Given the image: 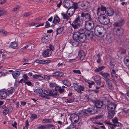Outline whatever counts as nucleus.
I'll use <instances>...</instances> for the list:
<instances>
[{
	"instance_id": "obj_1",
	"label": "nucleus",
	"mask_w": 129,
	"mask_h": 129,
	"mask_svg": "<svg viewBox=\"0 0 129 129\" xmlns=\"http://www.w3.org/2000/svg\"><path fill=\"white\" fill-rule=\"evenodd\" d=\"M34 92L37 94H39L40 96L44 98L48 99L49 96H53L56 95L57 94V92H54V90L52 89L49 90L48 89H44L43 94V90L40 88H37L35 89Z\"/></svg>"
},
{
	"instance_id": "obj_2",
	"label": "nucleus",
	"mask_w": 129,
	"mask_h": 129,
	"mask_svg": "<svg viewBox=\"0 0 129 129\" xmlns=\"http://www.w3.org/2000/svg\"><path fill=\"white\" fill-rule=\"evenodd\" d=\"M83 30H81V39H83V41L82 42H83L86 39H90L93 37V31H88V30H85V32H83Z\"/></svg>"
},
{
	"instance_id": "obj_3",
	"label": "nucleus",
	"mask_w": 129,
	"mask_h": 129,
	"mask_svg": "<svg viewBox=\"0 0 129 129\" xmlns=\"http://www.w3.org/2000/svg\"><path fill=\"white\" fill-rule=\"evenodd\" d=\"M106 32V29L102 26H96L94 29V33L97 36L104 35Z\"/></svg>"
},
{
	"instance_id": "obj_4",
	"label": "nucleus",
	"mask_w": 129,
	"mask_h": 129,
	"mask_svg": "<svg viewBox=\"0 0 129 129\" xmlns=\"http://www.w3.org/2000/svg\"><path fill=\"white\" fill-rule=\"evenodd\" d=\"M81 25L80 17L78 16L75 19L72 24V26L75 29L79 27Z\"/></svg>"
},
{
	"instance_id": "obj_5",
	"label": "nucleus",
	"mask_w": 129,
	"mask_h": 129,
	"mask_svg": "<svg viewBox=\"0 0 129 129\" xmlns=\"http://www.w3.org/2000/svg\"><path fill=\"white\" fill-rule=\"evenodd\" d=\"M124 31V30L121 27H115L113 29V34L117 36L122 35Z\"/></svg>"
},
{
	"instance_id": "obj_6",
	"label": "nucleus",
	"mask_w": 129,
	"mask_h": 129,
	"mask_svg": "<svg viewBox=\"0 0 129 129\" xmlns=\"http://www.w3.org/2000/svg\"><path fill=\"white\" fill-rule=\"evenodd\" d=\"M94 24L93 22L91 21H86L85 22V28L86 30H88L89 31L93 28Z\"/></svg>"
},
{
	"instance_id": "obj_7",
	"label": "nucleus",
	"mask_w": 129,
	"mask_h": 129,
	"mask_svg": "<svg viewBox=\"0 0 129 129\" xmlns=\"http://www.w3.org/2000/svg\"><path fill=\"white\" fill-rule=\"evenodd\" d=\"M63 4L64 7L69 9L72 7L73 5V3L72 1L67 0L63 2Z\"/></svg>"
},
{
	"instance_id": "obj_8",
	"label": "nucleus",
	"mask_w": 129,
	"mask_h": 129,
	"mask_svg": "<svg viewBox=\"0 0 129 129\" xmlns=\"http://www.w3.org/2000/svg\"><path fill=\"white\" fill-rule=\"evenodd\" d=\"M70 118L71 121H74V122L75 123L77 122L79 119V116L74 113L71 114Z\"/></svg>"
},
{
	"instance_id": "obj_9",
	"label": "nucleus",
	"mask_w": 129,
	"mask_h": 129,
	"mask_svg": "<svg viewBox=\"0 0 129 129\" xmlns=\"http://www.w3.org/2000/svg\"><path fill=\"white\" fill-rule=\"evenodd\" d=\"M52 54L51 51L49 49L45 50L42 53V55L45 58L51 56Z\"/></svg>"
},
{
	"instance_id": "obj_10",
	"label": "nucleus",
	"mask_w": 129,
	"mask_h": 129,
	"mask_svg": "<svg viewBox=\"0 0 129 129\" xmlns=\"http://www.w3.org/2000/svg\"><path fill=\"white\" fill-rule=\"evenodd\" d=\"M73 39L75 40H78L80 42L81 40V32L80 31L75 32L73 36Z\"/></svg>"
},
{
	"instance_id": "obj_11",
	"label": "nucleus",
	"mask_w": 129,
	"mask_h": 129,
	"mask_svg": "<svg viewBox=\"0 0 129 129\" xmlns=\"http://www.w3.org/2000/svg\"><path fill=\"white\" fill-rule=\"evenodd\" d=\"M105 13L108 16H111L113 15L114 11L113 9L111 8H107V10L105 11Z\"/></svg>"
},
{
	"instance_id": "obj_12",
	"label": "nucleus",
	"mask_w": 129,
	"mask_h": 129,
	"mask_svg": "<svg viewBox=\"0 0 129 129\" xmlns=\"http://www.w3.org/2000/svg\"><path fill=\"white\" fill-rule=\"evenodd\" d=\"M81 16L85 18L86 19L89 20L90 18V15L87 11H84L81 14Z\"/></svg>"
},
{
	"instance_id": "obj_13",
	"label": "nucleus",
	"mask_w": 129,
	"mask_h": 129,
	"mask_svg": "<svg viewBox=\"0 0 129 129\" xmlns=\"http://www.w3.org/2000/svg\"><path fill=\"white\" fill-rule=\"evenodd\" d=\"M124 22V20L121 19L117 22H115L113 24V25L116 28L117 27L121 26L123 24Z\"/></svg>"
},
{
	"instance_id": "obj_14",
	"label": "nucleus",
	"mask_w": 129,
	"mask_h": 129,
	"mask_svg": "<svg viewBox=\"0 0 129 129\" xmlns=\"http://www.w3.org/2000/svg\"><path fill=\"white\" fill-rule=\"evenodd\" d=\"M79 41L78 40L72 39L69 41V42L74 46L77 47L79 45Z\"/></svg>"
},
{
	"instance_id": "obj_15",
	"label": "nucleus",
	"mask_w": 129,
	"mask_h": 129,
	"mask_svg": "<svg viewBox=\"0 0 129 129\" xmlns=\"http://www.w3.org/2000/svg\"><path fill=\"white\" fill-rule=\"evenodd\" d=\"M95 108L94 106H91L88 109L87 111L90 114H93L96 112Z\"/></svg>"
},
{
	"instance_id": "obj_16",
	"label": "nucleus",
	"mask_w": 129,
	"mask_h": 129,
	"mask_svg": "<svg viewBox=\"0 0 129 129\" xmlns=\"http://www.w3.org/2000/svg\"><path fill=\"white\" fill-rule=\"evenodd\" d=\"M75 9L74 7H72L68 9L67 11V14H68L70 17L74 13Z\"/></svg>"
},
{
	"instance_id": "obj_17",
	"label": "nucleus",
	"mask_w": 129,
	"mask_h": 129,
	"mask_svg": "<svg viewBox=\"0 0 129 129\" xmlns=\"http://www.w3.org/2000/svg\"><path fill=\"white\" fill-rule=\"evenodd\" d=\"M55 90L56 91H54V92H57V94L56 95L53 96H56L57 95V91H59L60 93L61 94L62 93L64 92L65 89H63L60 86H57L55 87Z\"/></svg>"
},
{
	"instance_id": "obj_18",
	"label": "nucleus",
	"mask_w": 129,
	"mask_h": 129,
	"mask_svg": "<svg viewBox=\"0 0 129 129\" xmlns=\"http://www.w3.org/2000/svg\"><path fill=\"white\" fill-rule=\"evenodd\" d=\"M1 110L4 114L6 115L9 112V109L5 105H3L2 106Z\"/></svg>"
},
{
	"instance_id": "obj_19",
	"label": "nucleus",
	"mask_w": 129,
	"mask_h": 129,
	"mask_svg": "<svg viewBox=\"0 0 129 129\" xmlns=\"http://www.w3.org/2000/svg\"><path fill=\"white\" fill-rule=\"evenodd\" d=\"M68 127L69 129H81L80 124V122L78 124L77 128L73 124H71Z\"/></svg>"
},
{
	"instance_id": "obj_20",
	"label": "nucleus",
	"mask_w": 129,
	"mask_h": 129,
	"mask_svg": "<svg viewBox=\"0 0 129 129\" xmlns=\"http://www.w3.org/2000/svg\"><path fill=\"white\" fill-rule=\"evenodd\" d=\"M7 96V93L6 91L3 90L0 91V98L5 99Z\"/></svg>"
},
{
	"instance_id": "obj_21",
	"label": "nucleus",
	"mask_w": 129,
	"mask_h": 129,
	"mask_svg": "<svg viewBox=\"0 0 129 129\" xmlns=\"http://www.w3.org/2000/svg\"><path fill=\"white\" fill-rule=\"evenodd\" d=\"M124 45L123 46L125 48H121L120 49V51L121 53L123 54H125L126 53V49L127 48L129 49V44L126 45L125 43L124 44Z\"/></svg>"
},
{
	"instance_id": "obj_22",
	"label": "nucleus",
	"mask_w": 129,
	"mask_h": 129,
	"mask_svg": "<svg viewBox=\"0 0 129 129\" xmlns=\"http://www.w3.org/2000/svg\"><path fill=\"white\" fill-rule=\"evenodd\" d=\"M18 46V44L17 42L16 41L12 42L10 45V47L11 48L16 49Z\"/></svg>"
},
{
	"instance_id": "obj_23",
	"label": "nucleus",
	"mask_w": 129,
	"mask_h": 129,
	"mask_svg": "<svg viewBox=\"0 0 129 129\" xmlns=\"http://www.w3.org/2000/svg\"><path fill=\"white\" fill-rule=\"evenodd\" d=\"M53 76H58L61 77L63 76V73L62 72L59 71H56L53 73H52Z\"/></svg>"
},
{
	"instance_id": "obj_24",
	"label": "nucleus",
	"mask_w": 129,
	"mask_h": 129,
	"mask_svg": "<svg viewBox=\"0 0 129 129\" xmlns=\"http://www.w3.org/2000/svg\"><path fill=\"white\" fill-rule=\"evenodd\" d=\"M99 74L100 75L102 76L104 78V79L105 80L106 79H108V77L109 76L110 74L107 73H103L102 72H100L99 73Z\"/></svg>"
},
{
	"instance_id": "obj_25",
	"label": "nucleus",
	"mask_w": 129,
	"mask_h": 129,
	"mask_svg": "<svg viewBox=\"0 0 129 129\" xmlns=\"http://www.w3.org/2000/svg\"><path fill=\"white\" fill-rule=\"evenodd\" d=\"M90 4L89 3L86 1H83L81 4V6L84 7L85 9H86L90 7Z\"/></svg>"
},
{
	"instance_id": "obj_26",
	"label": "nucleus",
	"mask_w": 129,
	"mask_h": 129,
	"mask_svg": "<svg viewBox=\"0 0 129 129\" xmlns=\"http://www.w3.org/2000/svg\"><path fill=\"white\" fill-rule=\"evenodd\" d=\"M106 17L105 14H102L99 15L98 17V20L99 22L102 24L104 19Z\"/></svg>"
},
{
	"instance_id": "obj_27",
	"label": "nucleus",
	"mask_w": 129,
	"mask_h": 129,
	"mask_svg": "<svg viewBox=\"0 0 129 129\" xmlns=\"http://www.w3.org/2000/svg\"><path fill=\"white\" fill-rule=\"evenodd\" d=\"M15 90L13 88H10L6 90L7 93V95H10L12 94L13 92H14Z\"/></svg>"
},
{
	"instance_id": "obj_28",
	"label": "nucleus",
	"mask_w": 129,
	"mask_h": 129,
	"mask_svg": "<svg viewBox=\"0 0 129 129\" xmlns=\"http://www.w3.org/2000/svg\"><path fill=\"white\" fill-rule=\"evenodd\" d=\"M113 122L115 124L116 126H120L121 125V124L118 121L117 118L116 117H115L112 120Z\"/></svg>"
},
{
	"instance_id": "obj_29",
	"label": "nucleus",
	"mask_w": 129,
	"mask_h": 129,
	"mask_svg": "<svg viewBox=\"0 0 129 129\" xmlns=\"http://www.w3.org/2000/svg\"><path fill=\"white\" fill-rule=\"evenodd\" d=\"M111 79L113 80H115V78H117L118 77V75L115 74V71L114 69L112 70L111 72Z\"/></svg>"
},
{
	"instance_id": "obj_30",
	"label": "nucleus",
	"mask_w": 129,
	"mask_h": 129,
	"mask_svg": "<svg viewBox=\"0 0 129 129\" xmlns=\"http://www.w3.org/2000/svg\"><path fill=\"white\" fill-rule=\"evenodd\" d=\"M73 86L74 89L78 93H81V85H80L79 86L77 84H74Z\"/></svg>"
},
{
	"instance_id": "obj_31",
	"label": "nucleus",
	"mask_w": 129,
	"mask_h": 129,
	"mask_svg": "<svg viewBox=\"0 0 129 129\" xmlns=\"http://www.w3.org/2000/svg\"><path fill=\"white\" fill-rule=\"evenodd\" d=\"M95 106L97 108H101L103 105V104L102 101H97L95 103Z\"/></svg>"
},
{
	"instance_id": "obj_32",
	"label": "nucleus",
	"mask_w": 129,
	"mask_h": 129,
	"mask_svg": "<svg viewBox=\"0 0 129 129\" xmlns=\"http://www.w3.org/2000/svg\"><path fill=\"white\" fill-rule=\"evenodd\" d=\"M105 81H106L108 87L110 89H112L113 88V86L111 80L108 79H106Z\"/></svg>"
},
{
	"instance_id": "obj_33",
	"label": "nucleus",
	"mask_w": 129,
	"mask_h": 129,
	"mask_svg": "<svg viewBox=\"0 0 129 129\" xmlns=\"http://www.w3.org/2000/svg\"><path fill=\"white\" fill-rule=\"evenodd\" d=\"M61 14L63 19L68 20L69 19V17L70 16H69L68 14H67V12L66 13L63 12H62Z\"/></svg>"
},
{
	"instance_id": "obj_34",
	"label": "nucleus",
	"mask_w": 129,
	"mask_h": 129,
	"mask_svg": "<svg viewBox=\"0 0 129 129\" xmlns=\"http://www.w3.org/2000/svg\"><path fill=\"white\" fill-rule=\"evenodd\" d=\"M60 21V19L57 15H56L54 17L53 22L54 24L58 23Z\"/></svg>"
},
{
	"instance_id": "obj_35",
	"label": "nucleus",
	"mask_w": 129,
	"mask_h": 129,
	"mask_svg": "<svg viewBox=\"0 0 129 129\" xmlns=\"http://www.w3.org/2000/svg\"><path fill=\"white\" fill-rule=\"evenodd\" d=\"M115 106L114 104L112 103L109 104L107 106L108 109L110 110H113L115 109Z\"/></svg>"
},
{
	"instance_id": "obj_36",
	"label": "nucleus",
	"mask_w": 129,
	"mask_h": 129,
	"mask_svg": "<svg viewBox=\"0 0 129 129\" xmlns=\"http://www.w3.org/2000/svg\"><path fill=\"white\" fill-rule=\"evenodd\" d=\"M115 114V112L113 111H109L108 113V117L109 119L113 118Z\"/></svg>"
},
{
	"instance_id": "obj_37",
	"label": "nucleus",
	"mask_w": 129,
	"mask_h": 129,
	"mask_svg": "<svg viewBox=\"0 0 129 129\" xmlns=\"http://www.w3.org/2000/svg\"><path fill=\"white\" fill-rule=\"evenodd\" d=\"M30 114L31 116L30 119L31 120L36 119L38 118L37 115L35 113L31 114Z\"/></svg>"
},
{
	"instance_id": "obj_38",
	"label": "nucleus",
	"mask_w": 129,
	"mask_h": 129,
	"mask_svg": "<svg viewBox=\"0 0 129 129\" xmlns=\"http://www.w3.org/2000/svg\"><path fill=\"white\" fill-rule=\"evenodd\" d=\"M42 41L43 43H47L48 41V36H44L42 38Z\"/></svg>"
},
{
	"instance_id": "obj_39",
	"label": "nucleus",
	"mask_w": 129,
	"mask_h": 129,
	"mask_svg": "<svg viewBox=\"0 0 129 129\" xmlns=\"http://www.w3.org/2000/svg\"><path fill=\"white\" fill-rule=\"evenodd\" d=\"M110 22V20L109 18L107 16L104 19L102 24L106 25L109 23Z\"/></svg>"
},
{
	"instance_id": "obj_40",
	"label": "nucleus",
	"mask_w": 129,
	"mask_h": 129,
	"mask_svg": "<svg viewBox=\"0 0 129 129\" xmlns=\"http://www.w3.org/2000/svg\"><path fill=\"white\" fill-rule=\"evenodd\" d=\"M23 77V82L24 83H25L26 82L28 81V77L27 76V75L25 74H24Z\"/></svg>"
},
{
	"instance_id": "obj_41",
	"label": "nucleus",
	"mask_w": 129,
	"mask_h": 129,
	"mask_svg": "<svg viewBox=\"0 0 129 129\" xmlns=\"http://www.w3.org/2000/svg\"><path fill=\"white\" fill-rule=\"evenodd\" d=\"M53 121L52 119H43L42 120V122L44 123H48L52 122Z\"/></svg>"
},
{
	"instance_id": "obj_42",
	"label": "nucleus",
	"mask_w": 129,
	"mask_h": 129,
	"mask_svg": "<svg viewBox=\"0 0 129 129\" xmlns=\"http://www.w3.org/2000/svg\"><path fill=\"white\" fill-rule=\"evenodd\" d=\"M20 72H14L12 73V75L14 78L16 79L20 75Z\"/></svg>"
},
{
	"instance_id": "obj_43",
	"label": "nucleus",
	"mask_w": 129,
	"mask_h": 129,
	"mask_svg": "<svg viewBox=\"0 0 129 129\" xmlns=\"http://www.w3.org/2000/svg\"><path fill=\"white\" fill-rule=\"evenodd\" d=\"M62 82L63 84L66 86H68L71 85L70 83L68 80H63L62 81Z\"/></svg>"
},
{
	"instance_id": "obj_44",
	"label": "nucleus",
	"mask_w": 129,
	"mask_h": 129,
	"mask_svg": "<svg viewBox=\"0 0 129 129\" xmlns=\"http://www.w3.org/2000/svg\"><path fill=\"white\" fill-rule=\"evenodd\" d=\"M100 77V76H97L96 75L94 77L93 79L95 81V82L98 85H100L101 84L100 81L99 80H96V79L97 77L98 78L99 77Z\"/></svg>"
},
{
	"instance_id": "obj_45",
	"label": "nucleus",
	"mask_w": 129,
	"mask_h": 129,
	"mask_svg": "<svg viewBox=\"0 0 129 129\" xmlns=\"http://www.w3.org/2000/svg\"><path fill=\"white\" fill-rule=\"evenodd\" d=\"M63 28L62 27H59L57 28L56 30V34L57 35L60 34L62 31Z\"/></svg>"
},
{
	"instance_id": "obj_46",
	"label": "nucleus",
	"mask_w": 129,
	"mask_h": 129,
	"mask_svg": "<svg viewBox=\"0 0 129 129\" xmlns=\"http://www.w3.org/2000/svg\"><path fill=\"white\" fill-rule=\"evenodd\" d=\"M105 68V67L104 66H101L99 67L98 68L95 70V72H99V71H102Z\"/></svg>"
},
{
	"instance_id": "obj_47",
	"label": "nucleus",
	"mask_w": 129,
	"mask_h": 129,
	"mask_svg": "<svg viewBox=\"0 0 129 129\" xmlns=\"http://www.w3.org/2000/svg\"><path fill=\"white\" fill-rule=\"evenodd\" d=\"M74 99V98L73 97H69L67 103H72L73 102Z\"/></svg>"
},
{
	"instance_id": "obj_48",
	"label": "nucleus",
	"mask_w": 129,
	"mask_h": 129,
	"mask_svg": "<svg viewBox=\"0 0 129 129\" xmlns=\"http://www.w3.org/2000/svg\"><path fill=\"white\" fill-rule=\"evenodd\" d=\"M112 36V35H109V36H108L107 37V38L108 39V41L110 42H111L113 40L114 38Z\"/></svg>"
},
{
	"instance_id": "obj_49",
	"label": "nucleus",
	"mask_w": 129,
	"mask_h": 129,
	"mask_svg": "<svg viewBox=\"0 0 129 129\" xmlns=\"http://www.w3.org/2000/svg\"><path fill=\"white\" fill-rule=\"evenodd\" d=\"M102 11H101V9L99 7L97 10V14L99 16L100 15L104 14L102 13Z\"/></svg>"
},
{
	"instance_id": "obj_50",
	"label": "nucleus",
	"mask_w": 129,
	"mask_h": 129,
	"mask_svg": "<svg viewBox=\"0 0 129 129\" xmlns=\"http://www.w3.org/2000/svg\"><path fill=\"white\" fill-rule=\"evenodd\" d=\"M42 78L44 79L46 81L49 80L50 78L49 76L46 75H43L42 77Z\"/></svg>"
},
{
	"instance_id": "obj_51",
	"label": "nucleus",
	"mask_w": 129,
	"mask_h": 129,
	"mask_svg": "<svg viewBox=\"0 0 129 129\" xmlns=\"http://www.w3.org/2000/svg\"><path fill=\"white\" fill-rule=\"evenodd\" d=\"M49 86L51 87H55L56 86V84L55 83L50 82L49 83Z\"/></svg>"
},
{
	"instance_id": "obj_52",
	"label": "nucleus",
	"mask_w": 129,
	"mask_h": 129,
	"mask_svg": "<svg viewBox=\"0 0 129 129\" xmlns=\"http://www.w3.org/2000/svg\"><path fill=\"white\" fill-rule=\"evenodd\" d=\"M37 63L41 64H45V60H37L36 61Z\"/></svg>"
},
{
	"instance_id": "obj_53",
	"label": "nucleus",
	"mask_w": 129,
	"mask_h": 129,
	"mask_svg": "<svg viewBox=\"0 0 129 129\" xmlns=\"http://www.w3.org/2000/svg\"><path fill=\"white\" fill-rule=\"evenodd\" d=\"M48 127L49 129H55V125H52L51 124H48Z\"/></svg>"
},
{
	"instance_id": "obj_54",
	"label": "nucleus",
	"mask_w": 129,
	"mask_h": 129,
	"mask_svg": "<svg viewBox=\"0 0 129 129\" xmlns=\"http://www.w3.org/2000/svg\"><path fill=\"white\" fill-rule=\"evenodd\" d=\"M85 54L84 52L83 51H81V60L85 58Z\"/></svg>"
},
{
	"instance_id": "obj_55",
	"label": "nucleus",
	"mask_w": 129,
	"mask_h": 129,
	"mask_svg": "<svg viewBox=\"0 0 129 129\" xmlns=\"http://www.w3.org/2000/svg\"><path fill=\"white\" fill-rule=\"evenodd\" d=\"M48 47V48L50 49V50L51 51V50L53 51L55 49L54 46L52 44H50Z\"/></svg>"
},
{
	"instance_id": "obj_56",
	"label": "nucleus",
	"mask_w": 129,
	"mask_h": 129,
	"mask_svg": "<svg viewBox=\"0 0 129 129\" xmlns=\"http://www.w3.org/2000/svg\"><path fill=\"white\" fill-rule=\"evenodd\" d=\"M99 8L101 9V11H102L103 12L105 11L107 9V8L103 6L102 5H101V7Z\"/></svg>"
},
{
	"instance_id": "obj_57",
	"label": "nucleus",
	"mask_w": 129,
	"mask_h": 129,
	"mask_svg": "<svg viewBox=\"0 0 129 129\" xmlns=\"http://www.w3.org/2000/svg\"><path fill=\"white\" fill-rule=\"evenodd\" d=\"M115 127V126L112 124H110L108 125V128L109 129H114Z\"/></svg>"
},
{
	"instance_id": "obj_58",
	"label": "nucleus",
	"mask_w": 129,
	"mask_h": 129,
	"mask_svg": "<svg viewBox=\"0 0 129 129\" xmlns=\"http://www.w3.org/2000/svg\"><path fill=\"white\" fill-rule=\"evenodd\" d=\"M0 32L5 35H7L8 33L7 31L2 29H0Z\"/></svg>"
},
{
	"instance_id": "obj_59",
	"label": "nucleus",
	"mask_w": 129,
	"mask_h": 129,
	"mask_svg": "<svg viewBox=\"0 0 129 129\" xmlns=\"http://www.w3.org/2000/svg\"><path fill=\"white\" fill-rule=\"evenodd\" d=\"M0 14H1V16L5 15L6 14V12L3 10H1L0 12Z\"/></svg>"
},
{
	"instance_id": "obj_60",
	"label": "nucleus",
	"mask_w": 129,
	"mask_h": 129,
	"mask_svg": "<svg viewBox=\"0 0 129 129\" xmlns=\"http://www.w3.org/2000/svg\"><path fill=\"white\" fill-rule=\"evenodd\" d=\"M97 56L98 57V59L97 60V62L98 63H100L101 61V58L100 57V54H99Z\"/></svg>"
},
{
	"instance_id": "obj_61",
	"label": "nucleus",
	"mask_w": 129,
	"mask_h": 129,
	"mask_svg": "<svg viewBox=\"0 0 129 129\" xmlns=\"http://www.w3.org/2000/svg\"><path fill=\"white\" fill-rule=\"evenodd\" d=\"M41 76L40 75L35 74L33 75V77L35 79H37Z\"/></svg>"
},
{
	"instance_id": "obj_62",
	"label": "nucleus",
	"mask_w": 129,
	"mask_h": 129,
	"mask_svg": "<svg viewBox=\"0 0 129 129\" xmlns=\"http://www.w3.org/2000/svg\"><path fill=\"white\" fill-rule=\"evenodd\" d=\"M25 84H27L28 86H33L32 83L28 81L26 82Z\"/></svg>"
},
{
	"instance_id": "obj_63",
	"label": "nucleus",
	"mask_w": 129,
	"mask_h": 129,
	"mask_svg": "<svg viewBox=\"0 0 129 129\" xmlns=\"http://www.w3.org/2000/svg\"><path fill=\"white\" fill-rule=\"evenodd\" d=\"M19 8L20 7L19 6H17L13 9L12 11L14 12L18 10Z\"/></svg>"
},
{
	"instance_id": "obj_64",
	"label": "nucleus",
	"mask_w": 129,
	"mask_h": 129,
	"mask_svg": "<svg viewBox=\"0 0 129 129\" xmlns=\"http://www.w3.org/2000/svg\"><path fill=\"white\" fill-rule=\"evenodd\" d=\"M45 126L44 125H41L39 126L38 128V129H45Z\"/></svg>"
}]
</instances>
